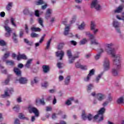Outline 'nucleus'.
Here are the masks:
<instances>
[{
    "label": "nucleus",
    "mask_w": 124,
    "mask_h": 124,
    "mask_svg": "<svg viewBox=\"0 0 124 124\" xmlns=\"http://www.w3.org/2000/svg\"><path fill=\"white\" fill-rule=\"evenodd\" d=\"M94 72H95V70L93 69L90 70L87 76L84 78V81L90 82V80H91V78H92V76H93V75H94Z\"/></svg>",
    "instance_id": "nucleus-10"
},
{
    "label": "nucleus",
    "mask_w": 124,
    "mask_h": 124,
    "mask_svg": "<svg viewBox=\"0 0 124 124\" xmlns=\"http://www.w3.org/2000/svg\"><path fill=\"white\" fill-rule=\"evenodd\" d=\"M4 28L7 32H11V29L8 26H4Z\"/></svg>",
    "instance_id": "nucleus-42"
},
{
    "label": "nucleus",
    "mask_w": 124,
    "mask_h": 124,
    "mask_svg": "<svg viewBox=\"0 0 124 124\" xmlns=\"http://www.w3.org/2000/svg\"><path fill=\"white\" fill-rule=\"evenodd\" d=\"M0 46H4L5 45V42L2 40H0Z\"/></svg>",
    "instance_id": "nucleus-51"
},
{
    "label": "nucleus",
    "mask_w": 124,
    "mask_h": 124,
    "mask_svg": "<svg viewBox=\"0 0 124 124\" xmlns=\"http://www.w3.org/2000/svg\"><path fill=\"white\" fill-rule=\"evenodd\" d=\"M49 86V83L47 81H45L42 83V87L44 88H47Z\"/></svg>",
    "instance_id": "nucleus-41"
},
{
    "label": "nucleus",
    "mask_w": 124,
    "mask_h": 124,
    "mask_svg": "<svg viewBox=\"0 0 124 124\" xmlns=\"http://www.w3.org/2000/svg\"><path fill=\"white\" fill-rule=\"evenodd\" d=\"M57 103V99H56V97L54 96V98L53 99V101H52V104L53 105H55Z\"/></svg>",
    "instance_id": "nucleus-56"
},
{
    "label": "nucleus",
    "mask_w": 124,
    "mask_h": 124,
    "mask_svg": "<svg viewBox=\"0 0 124 124\" xmlns=\"http://www.w3.org/2000/svg\"><path fill=\"white\" fill-rule=\"evenodd\" d=\"M31 31H41V29L39 28L32 27H31Z\"/></svg>",
    "instance_id": "nucleus-33"
},
{
    "label": "nucleus",
    "mask_w": 124,
    "mask_h": 124,
    "mask_svg": "<svg viewBox=\"0 0 124 124\" xmlns=\"http://www.w3.org/2000/svg\"><path fill=\"white\" fill-rule=\"evenodd\" d=\"M28 110L29 113H33L34 114L35 116H32L31 118V121L34 122V121H35V117H39V111L36 108L31 106L29 107Z\"/></svg>",
    "instance_id": "nucleus-4"
},
{
    "label": "nucleus",
    "mask_w": 124,
    "mask_h": 124,
    "mask_svg": "<svg viewBox=\"0 0 124 124\" xmlns=\"http://www.w3.org/2000/svg\"><path fill=\"white\" fill-rule=\"evenodd\" d=\"M19 35L20 37H23V35H24V30H20Z\"/></svg>",
    "instance_id": "nucleus-52"
},
{
    "label": "nucleus",
    "mask_w": 124,
    "mask_h": 124,
    "mask_svg": "<svg viewBox=\"0 0 124 124\" xmlns=\"http://www.w3.org/2000/svg\"><path fill=\"white\" fill-rule=\"evenodd\" d=\"M14 72L17 75V76H21V70L19 69V68L17 67H15L14 68Z\"/></svg>",
    "instance_id": "nucleus-25"
},
{
    "label": "nucleus",
    "mask_w": 124,
    "mask_h": 124,
    "mask_svg": "<svg viewBox=\"0 0 124 124\" xmlns=\"http://www.w3.org/2000/svg\"><path fill=\"white\" fill-rule=\"evenodd\" d=\"M67 55L68 57L69 62V63H73V62L75 60V59H78L79 58V55L78 54L75 55L74 57H72V54L71 53V51L67 50Z\"/></svg>",
    "instance_id": "nucleus-6"
},
{
    "label": "nucleus",
    "mask_w": 124,
    "mask_h": 124,
    "mask_svg": "<svg viewBox=\"0 0 124 124\" xmlns=\"http://www.w3.org/2000/svg\"><path fill=\"white\" fill-rule=\"evenodd\" d=\"M66 105H71V102L69 99L65 102Z\"/></svg>",
    "instance_id": "nucleus-61"
},
{
    "label": "nucleus",
    "mask_w": 124,
    "mask_h": 124,
    "mask_svg": "<svg viewBox=\"0 0 124 124\" xmlns=\"http://www.w3.org/2000/svg\"><path fill=\"white\" fill-rule=\"evenodd\" d=\"M96 27V24H95V22L93 21H91V31L94 30Z\"/></svg>",
    "instance_id": "nucleus-30"
},
{
    "label": "nucleus",
    "mask_w": 124,
    "mask_h": 124,
    "mask_svg": "<svg viewBox=\"0 0 124 124\" xmlns=\"http://www.w3.org/2000/svg\"><path fill=\"white\" fill-rule=\"evenodd\" d=\"M27 60V56L25 54H19L17 56V61H20L21 59Z\"/></svg>",
    "instance_id": "nucleus-22"
},
{
    "label": "nucleus",
    "mask_w": 124,
    "mask_h": 124,
    "mask_svg": "<svg viewBox=\"0 0 124 124\" xmlns=\"http://www.w3.org/2000/svg\"><path fill=\"white\" fill-rule=\"evenodd\" d=\"M124 8V4L120 5L118 7H117L114 11L115 13H121L123 11Z\"/></svg>",
    "instance_id": "nucleus-16"
},
{
    "label": "nucleus",
    "mask_w": 124,
    "mask_h": 124,
    "mask_svg": "<svg viewBox=\"0 0 124 124\" xmlns=\"http://www.w3.org/2000/svg\"><path fill=\"white\" fill-rule=\"evenodd\" d=\"M117 103L118 104H121L122 103H124V97H121L117 100Z\"/></svg>",
    "instance_id": "nucleus-38"
},
{
    "label": "nucleus",
    "mask_w": 124,
    "mask_h": 124,
    "mask_svg": "<svg viewBox=\"0 0 124 124\" xmlns=\"http://www.w3.org/2000/svg\"><path fill=\"white\" fill-rule=\"evenodd\" d=\"M13 7V2H9L6 6V10L8 11H10L11 8Z\"/></svg>",
    "instance_id": "nucleus-24"
},
{
    "label": "nucleus",
    "mask_w": 124,
    "mask_h": 124,
    "mask_svg": "<svg viewBox=\"0 0 124 124\" xmlns=\"http://www.w3.org/2000/svg\"><path fill=\"white\" fill-rule=\"evenodd\" d=\"M114 45H115L113 43L106 44V47L107 48H106V52L108 55H111V57L113 58V59H117L119 57L121 58L122 55H121L120 54H116V50H115L114 48H112L111 47H113Z\"/></svg>",
    "instance_id": "nucleus-3"
},
{
    "label": "nucleus",
    "mask_w": 124,
    "mask_h": 124,
    "mask_svg": "<svg viewBox=\"0 0 124 124\" xmlns=\"http://www.w3.org/2000/svg\"><path fill=\"white\" fill-rule=\"evenodd\" d=\"M94 86L93 84L90 83L88 85H87V91L89 92V91H91L93 89Z\"/></svg>",
    "instance_id": "nucleus-31"
},
{
    "label": "nucleus",
    "mask_w": 124,
    "mask_h": 124,
    "mask_svg": "<svg viewBox=\"0 0 124 124\" xmlns=\"http://www.w3.org/2000/svg\"><path fill=\"white\" fill-rule=\"evenodd\" d=\"M18 81L20 84H25L28 83V79L26 78H20Z\"/></svg>",
    "instance_id": "nucleus-19"
},
{
    "label": "nucleus",
    "mask_w": 124,
    "mask_h": 124,
    "mask_svg": "<svg viewBox=\"0 0 124 124\" xmlns=\"http://www.w3.org/2000/svg\"><path fill=\"white\" fill-rule=\"evenodd\" d=\"M85 26L86 24H85V22H82L81 24L78 26V29L79 30H84Z\"/></svg>",
    "instance_id": "nucleus-36"
},
{
    "label": "nucleus",
    "mask_w": 124,
    "mask_h": 124,
    "mask_svg": "<svg viewBox=\"0 0 124 124\" xmlns=\"http://www.w3.org/2000/svg\"><path fill=\"white\" fill-rule=\"evenodd\" d=\"M104 52V50L102 48H100L98 50V54H96V56H95V60H99L100 59V57L101 56V54Z\"/></svg>",
    "instance_id": "nucleus-15"
},
{
    "label": "nucleus",
    "mask_w": 124,
    "mask_h": 124,
    "mask_svg": "<svg viewBox=\"0 0 124 124\" xmlns=\"http://www.w3.org/2000/svg\"><path fill=\"white\" fill-rule=\"evenodd\" d=\"M52 39H49L47 42L46 43V49H49V47H50V45L51 44V41Z\"/></svg>",
    "instance_id": "nucleus-47"
},
{
    "label": "nucleus",
    "mask_w": 124,
    "mask_h": 124,
    "mask_svg": "<svg viewBox=\"0 0 124 124\" xmlns=\"http://www.w3.org/2000/svg\"><path fill=\"white\" fill-rule=\"evenodd\" d=\"M35 16L36 17H39V11L38 10L35 11Z\"/></svg>",
    "instance_id": "nucleus-55"
},
{
    "label": "nucleus",
    "mask_w": 124,
    "mask_h": 124,
    "mask_svg": "<svg viewBox=\"0 0 124 124\" xmlns=\"http://www.w3.org/2000/svg\"><path fill=\"white\" fill-rule=\"evenodd\" d=\"M9 78H7L5 81L4 82V83L5 85H7L9 83Z\"/></svg>",
    "instance_id": "nucleus-58"
},
{
    "label": "nucleus",
    "mask_w": 124,
    "mask_h": 124,
    "mask_svg": "<svg viewBox=\"0 0 124 124\" xmlns=\"http://www.w3.org/2000/svg\"><path fill=\"white\" fill-rule=\"evenodd\" d=\"M87 41H88L87 40V39L86 38L83 39L80 41L79 45H84L87 43Z\"/></svg>",
    "instance_id": "nucleus-35"
},
{
    "label": "nucleus",
    "mask_w": 124,
    "mask_h": 124,
    "mask_svg": "<svg viewBox=\"0 0 124 124\" xmlns=\"http://www.w3.org/2000/svg\"><path fill=\"white\" fill-rule=\"evenodd\" d=\"M112 96L109 95V96L108 97L107 101H108V102H111V101H112Z\"/></svg>",
    "instance_id": "nucleus-53"
},
{
    "label": "nucleus",
    "mask_w": 124,
    "mask_h": 124,
    "mask_svg": "<svg viewBox=\"0 0 124 124\" xmlns=\"http://www.w3.org/2000/svg\"><path fill=\"white\" fill-rule=\"evenodd\" d=\"M63 46H64V43H61L59 45L58 48L59 50H61V49L63 48Z\"/></svg>",
    "instance_id": "nucleus-46"
},
{
    "label": "nucleus",
    "mask_w": 124,
    "mask_h": 124,
    "mask_svg": "<svg viewBox=\"0 0 124 124\" xmlns=\"http://www.w3.org/2000/svg\"><path fill=\"white\" fill-rule=\"evenodd\" d=\"M55 98V96L54 95H50L47 97L46 100L48 101H50V100H53V99Z\"/></svg>",
    "instance_id": "nucleus-48"
},
{
    "label": "nucleus",
    "mask_w": 124,
    "mask_h": 124,
    "mask_svg": "<svg viewBox=\"0 0 124 124\" xmlns=\"http://www.w3.org/2000/svg\"><path fill=\"white\" fill-rule=\"evenodd\" d=\"M105 70H109L110 69V61L108 58H105L103 63Z\"/></svg>",
    "instance_id": "nucleus-11"
},
{
    "label": "nucleus",
    "mask_w": 124,
    "mask_h": 124,
    "mask_svg": "<svg viewBox=\"0 0 124 124\" xmlns=\"http://www.w3.org/2000/svg\"><path fill=\"white\" fill-rule=\"evenodd\" d=\"M91 8H95L96 10H100L101 6L97 0H93L91 4Z\"/></svg>",
    "instance_id": "nucleus-7"
},
{
    "label": "nucleus",
    "mask_w": 124,
    "mask_h": 124,
    "mask_svg": "<svg viewBox=\"0 0 124 124\" xmlns=\"http://www.w3.org/2000/svg\"><path fill=\"white\" fill-rule=\"evenodd\" d=\"M6 64L7 65H11V66H13L15 64L14 61L12 60H6Z\"/></svg>",
    "instance_id": "nucleus-27"
},
{
    "label": "nucleus",
    "mask_w": 124,
    "mask_h": 124,
    "mask_svg": "<svg viewBox=\"0 0 124 124\" xmlns=\"http://www.w3.org/2000/svg\"><path fill=\"white\" fill-rule=\"evenodd\" d=\"M45 3V2L43 0H39L36 3L37 5H41V4H44Z\"/></svg>",
    "instance_id": "nucleus-40"
},
{
    "label": "nucleus",
    "mask_w": 124,
    "mask_h": 124,
    "mask_svg": "<svg viewBox=\"0 0 124 124\" xmlns=\"http://www.w3.org/2000/svg\"><path fill=\"white\" fill-rule=\"evenodd\" d=\"M92 31H93V33L94 34H96V33L98 31V29L95 28V29H93Z\"/></svg>",
    "instance_id": "nucleus-62"
},
{
    "label": "nucleus",
    "mask_w": 124,
    "mask_h": 124,
    "mask_svg": "<svg viewBox=\"0 0 124 124\" xmlns=\"http://www.w3.org/2000/svg\"><path fill=\"white\" fill-rule=\"evenodd\" d=\"M13 39L15 43H18V39H17V35L16 33H13Z\"/></svg>",
    "instance_id": "nucleus-32"
},
{
    "label": "nucleus",
    "mask_w": 124,
    "mask_h": 124,
    "mask_svg": "<svg viewBox=\"0 0 124 124\" xmlns=\"http://www.w3.org/2000/svg\"><path fill=\"white\" fill-rule=\"evenodd\" d=\"M15 124H20V121L18 119H16Z\"/></svg>",
    "instance_id": "nucleus-64"
},
{
    "label": "nucleus",
    "mask_w": 124,
    "mask_h": 124,
    "mask_svg": "<svg viewBox=\"0 0 124 124\" xmlns=\"http://www.w3.org/2000/svg\"><path fill=\"white\" fill-rule=\"evenodd\" d=\"M14 92L13 88H7L5 91L4 94L1 95V97L3 98L7 97V96H10V94Z\"/></svg>",
    "instance_id": "nucleus-9"
},
{
    "label": "nucleus",
    "mask_w": 124,
    "mask_h": 124,
    "mask_svg": "<svg viewBox=\"0 0 124 124\" xmlns=\"http://www.w3.org/2000/svg\"><path fill=\"white\" fill-rule=\"evenodd\" d=\"M70 76H68L66 77L64 81L65 85H69V83H70Z\"/></svg>",
    "instance_id": "nucleus-28"
},
{
    "label": "nucleus",
    "mask_w": 124,
    "mask_h": 124,
    "mask_svg": "<svg viewBox=\"0 0 124 124\" xmlns=\"http://www.w3.org/2000/svg\"><path fill=\"white\" fill-rule=\"evenodd\" d=\"M63 56H64V52H63V51H57L56 52V57H59V58H60V60H62Z\"/></svg>",
    "instance_id": "nucleus-18"
},
{
    "label": "nucleus",
    "mask_w": 124,
    "mask_h": 124,
    "mask_svg": "<svg viewBox=\"0 0 124 124\" xmlns=\"http://www.w3.org/2000/svg\"><path fill=\"white\" fill-rule=\"evenodd\" d=\"M18 117L19 118V119H25V120H27V121L29 120V118L27 117H25V116L24 115H23V114H22V113L19 114Z\"/></svg>",
    "instance_id": "nucleus-39"
},
{
    "label": "nucleus",
    "mask_w": 124,
    "mask_h": 124,
    "mask_svg": "<svg viewBox=\"0 0 124 124\" xmlns=\"http://www.w3.org/2000/svg\"><path fill=\"white\" fill-rule=\"evenodd\" d=\"M91 95H92V96H95L99 101H102V100L105 99L106 97L105 94L102 93H98L96 94L95 93V92H93L91 93Z\"/></svg>",
    "instance_id": "nucleus-5"
},
{
    "label": "nucleus",
    "mask_w": 124,
    "mask_h": 124,
    "mask_svg": "<svg viewBox=\"0 0 124 124\" xmlns=\"http://www.w3.org/2000/svg\"><path fill=\"white\" fill-rule=\"evenodd\" d=\"M25 31L27 33H29V28L28 27V25L25 24Z\"/></svg>",
    "instance_id": "nucleus-57"
},
{
    "label": "nucleus",
    "mask_w": 124,
    "mask_h": 124,
    "mask_svg": "<svg viewBox=\"0 0 124 124\" xmlns=\"http://www.w3.org/2000/svg\"><path fill=\"white\" fill-rule=\"evenodd\" d=\"M69 31H70V28L69 26H65L64 31V35H68L70 37H72L73 35L71 33H69Z\"/></svg>",
    "instance_id": "nucleus-13"
},
{
    "label": "nucleus",
    "mask_w": 124,
    "mask_h": 124,
    "mask_svg": "<svg viewBox=\"0 0 124 124\" xmlns=\"http://www.w3.org/2000/svg\"><path fill=\"white\" fill-rule=\"evenodd\" d=\"M43 69L44 73H47L48 71H49V66L43 65Z\"/></svg>",
    "instance_id": "nucleus-29"
},
{
    "label": "nucleus",
    "mask_w": 124,
    "mask_h": 124,
    "mask_svg": "<svg viewBox=\"0 0 124 124\" xmlns=\"http://www.w3.org/2000/svg\"><path fill=\"white\" fill-rule=\"evenodd\" d=\"M105 112V108H102L98 111V114L94 116H93L91 114H89L87 116H86L85 114V111L82 112V118L83 120H87L88 119V121H92V119H93L94 120H97L98 119V122H101L103 121V114Z\"/></svg>",
    "instance_id": "nucleus-1"
},
{
    "label": "nucleus",
    "mask_w": 124,
    "mask_h": 124,
    "mask_svg": "<svg viewBox=\"0 0 124 124\" xmlns=\"http://www.w3.org/2000/svg\"><path fill=\"white\" fill-rule=\"evenodd\" d=\"M16 101L17 102H18V103H20V102H22V98H21L20 97H18L16 99Z\"/></svg>",
    "instance_id": "nucleus-60"
},
{
    "label": "nucleus",
    "mask_w": 124,
    "mask_h": 124,
    "mask_svg": "<svg viewBox=\"0 0 124 124\" xmlns=\"http://www.w3.org/2000/svg\"><path fill=\"white\" fill-rule=\"evenodd\" d=\"M46 111H52V108L51 107H46Z\"/></svg>",
    "instance_id": "nucleus-59"
},
{
    "label": "nucleus",
    "mask_w": 124,
    "mask_h": 124,
    "mask_svg": "<svg viewBox=\"0 0 124 124\" xmlns=\"http://www.w3.org/2000/svg\"><path fill=\"white\" fill-rule=\"evenodd\" d=\"M45 36H46V34H44L40 40L39 43H42V42H43V40H44Z\"/></svg>",
    "instance_id": "nucleus-50"
},
{
    "label": "nucleus",
    "mask_w": 124,
    "mask_h": 124,
    "mask_svg": "<svg viewBox=\"0 0 124 124\" xmlns=\"http://www.w3.org/2000/svg\"><path fill=\"white\" fill-rule=\"evenodd\" d=\"M76 16H74L72 18V20L70 21V24H73V23H75V21H76Z\"/></svg>",
    "instance_id": "nucleus-44"
},
{
    "label": "nucleus",
    "mask_w": 124,
    "mask_h": 124,
    "mask_svg": "<svg viewBox=\"0 0 124 124\" xmlns=\"http://www.w3.org/2000/svg\"><path fill=\"white\" fill-rule=\"evenodd\" d=\"M36 105H39V104H41V105H45V101H44V99H37L35 101Z\"/></svg>",
    "instance_id": "nucleus-17"
},
{
    "label": "nucleus",
    "mask_w": 124,
    "mask_h": 124,
    "mask_svg": "<svg viewBox=\"0 0 124 124\" xmlns=\"http://www.w3.org/2000/svg\"><path fill=\"white\" fill-rule=\"evenodd\" d=\"M39 36V35L38 34H36L35 33H31V37H38Z\"/></svg>",
    "instance_id": "nucleus-49"
},
{
    "label": "nucleus",
    "mask_w": 124,
    "mask_h": 124,
    "mask_svg": "<svg viewBox=\"0 0 124 124\" xmlns=\"http://www.w3.org/2000/svg\"><path fill=\"white\" fill-rule=\"evenodd\" d=\"M122 57L118 56V58H113V62L116 68H113L111 70V73L113 76H118L119 72L122 67L121 64Z\"/></svg>",
    "instance_id": "nucleus-2"
},
{
    "label": "nucleus",
    "mask_w": 124,
    "mask_h": 124,
    "mask_svg": "<svg viewBox=\"0 0 124 124\" xmlns=\"http://www.w3.org/2000/svg\"><path fill=\"white\" fill-rule=\"evenodd\" d=\"M38 21L39 24L42 27H43V19L41 18H39L38 19Z\"/></svg>",
    "instance_id": "nucleus-43"
},
{
    "label": "nucleus",
    "mask_w": 124,
    "mask_h": 124,
    "mask_svg": "<svg viewBox=\"0 0 124 124\" xmlns=\"http://www.w3.org/2000/svg\"><path fill=\"white\" fill-rule=\"evenodd\" d=\"M0 17H4L5 16V13L4 12H2L0 13Z\"/></svg>",
    "instance_id": "nucleus-63"
},
{
    "label": "nucleus",
    "mask_w": 124,
    "mask_h": 124,
    "mask_svg": "<svg viewBox=\"0 0 124 124\" xmlns=\"http://www.w3.org/2000/svg\"><path fill=\"white\" fill-rule=\"evenodd\" d=\"M75 65L77 68H80V69H82L83 70H87V69H88L87 66L82 65L79 62H77Z\"/></svg>",
    "instance_id": "nucleus-14"
},
{
    "label": "nucleus",
    "mask_w": 124,
    "mask_h": 124,
    "mask_svg": "<svg viewBox=\"0 0 124 124\" xmlns=\"http://www.w3.org/2000/svg\"><path fill=\"white\" fill-rule=\"evenodd\" d=\"M38 82V78H34V79L31 81V85H33L34 83H36Z\"/></svg>",
    "instance_id": "nucleus-45"
},
{
    "label": "nucleus",
    "mask_w": 124,
    "mask_h": 124,
    "mask_svg": "<svg viewBox=\"0 0 124 124\" xmlns=\"http://www.w3.org/2000/svg\"><path fill=\"white\" fill-rule=\"evenodd\" d=\"M112 26L114 28L118 33H121V30L119 29L120 26H121V23L118 21V20L114 19L112 22Z\"/></svg>",
    "instance_id": "nucleus-8"
},
{
    "label": "nucleus",
    "mask_w": 124,
    "mask_h": 124,
    "mask_svg": "<svg viewBox=\"0 0 124 124\" xmlns=\"http://www.w3.org/2000/svg\"><path fill=\"white\" fill-rule=\"evenodd\" d=\"M14 111H15L16 112H18L19 110L20 109V106L19 105H16L13 108Z\"/></svg>",
    "instance_id": "nucleus-37"
},
{
    "label": "nucleus",
    "mask_w": 124,
    "mask_h": 124,
    "mask_svg": "<svg viewBox=\"0 0 124 124\" xmlns=\"http://www.w3.org/2000/svg\"><path fill=\"white\" fill-rule=\"evenodd\" d=\"M11 23L12 25V26H13L14 27H17V25H16V20H15V18H13V17H11Z\"/></svg>",
    "instance_id": "nucleus-34"
},
{
    "label": "nucleus",
    "mask_w": 124,
    "mask_h": 124,
    "mask_svg": "<svg viewBox=\"0 0 124 124\" xmlns=\"http://www.w3.org/2000/svg\"><path fill=\"white\" fill-rule=\"evenodd\" d=\"M103 75V72H101L100 74L98 75L95 79V82L97 83H99V80H100L101 77Z\"/></svg>",
    "instance_id": "nucleus-26"
},
{
    "label": "nucleus",
    "mask_w": 124,
    "mask_h": 124,
    "mask_svg": "<svg viewBox=\"0 0 124 124\" xmlns=\"http://www.w3.org/2000/svg\"><path fill=\"white\" fill-rule=\"evenodd\" d=\"M89 35V37L90 38V39H91V43L92 44H94V45H100V44L99 43H98V42H97V41H96V40H95V37L94 36H93V34H88Z\"/></svg>",
    "instance_id": "nucleus-12"
},
{
    "label": "nucleus",
    "mask_w": 124,
    "mask_h": 124,
    "mask_svg": "<svg viewBox=\"0 0 124 124\" xmlns=\"http://www.w3.org/2000/svg\"><path fill=\"white\" fill-rule=\"evenodd\" d=\"M62 63H61V62L57 63V67H58V68H62Z\"/></svg>",
    "instance_id": "nucleus-54"
},
{
    "label": "nucleus",
    "mask_w": 124,
    "mask_h": 124,
    "mask_svg": "<svg viewBox=\"0 0 124 124\" xmlns=\"http://www.w3.org/2000/svg\"><path fill=\"white\" fill-rule=\"evenodd\" d=\"M9 56H10V52H9V51H8L5 53L2 58L3 62H6L7 59L9 58Z\"/></svg>",
    "instance_id": "nucleus-23"
},
{
    "label": "nucleus",
    "mask_w": 124,
    "mask_h": 124,
    "mask_svg": "<svg viewBox=\"0 0 124 124\" xmlns=\"http://www.w3.org/2000/svg\"><path fill=\"white\" fill-rule=\"evenodd\" d=\"M32 61H33V59H29L25 65V67H27V68H30L31 67V62H32Z\"/></svg>",
    "instance_id": "nucleus-20"
},
{
    "label": "nucleus",
    "mask_w": 124,
    "mask_h": 124,
    "mask_svg": "<svg viewBox=\"0 0 124 124\" xmlns=\"http://www.w3.org/2000/svg\"><path fill=\"white\" fill-rule=\"evenodd\" d=\"M52 10L50 9H47L46 11V19H49L50 18V16H51V15L52 14Z\"/></svg>",
    "instance_id": "nucleus-21"
}]
</instances>
